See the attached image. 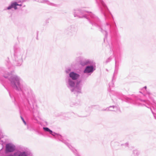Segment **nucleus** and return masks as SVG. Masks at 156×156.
<instances>
[{"label": "nucleus", "instance_id": "nucleus-5", "mask_svg": "<svg viewBox=\"0 0 156 156\" xmlns=\"http://www.w3.org/2000/svg\"><path fill=\"white\" fill-rule=\"evenodd\" d=\"M14 55L17 66L21 65L22 62V57L24 53V51L22 48H18L14 50Z\"/></svg>", "mask_w": 156, "mask_h": 156}, {"label": "nucleus", "instance_id": "nucleus-29", "mask_svg": "<svg viewBox=\"0 0 156 156\" xmlns=\"http://www.w3.org/2000/svg\"><path fill=\"white\" fill-rule=\"evenodd\" d=\"M125 145H126V146H127L128 145V143H126L125 144Z\"/></svg>", "mask_w": 156, "mask_h": 156}, {"label": "nucleus", "instance_id": "nucleus-8", "mask_svg": "<svg viewBox=\"0 0 156 156\" xmlns=\"http://www.w3.org/2000/svg\"><path fill=\"white\" fill-rule=\"evenodd\" d=\"M66 32L69 36H73L76 34V29L74 27L70 26L67 28Z\"/></svg>", "mask_w": 156, "mask_h": 156}, {"label": "nucleus", "instance_id": "nucleus-15", "mask_svg": "<svg viewBox=\"0 0 156 156\" xmlns=\"http://www.w3.org/2000/svg\"><path fill=\"white\" fill-rule=\"evenodd\" d=\"M38 2L40 3H46L48 5H51L56 6V5L55 4L53 3L50 2L48 0H41L39 1Z\"/></svg>", "mask_w": 156, "mask_h": 156}, {"label": "nucleus", "instance_id": "nucleus-22", "mask_svg": "<svg viewBox=\"0 0 156 156\" xmlns=\"http://www.w3.org/2000/svg\"><path fill=\"white\" fill-rule=\"evenodd\" d=\"M71 69L70 68L67 69L66 70V72L67 73H69L71 72Z\"/></svg>", "mask_w": 156, "mask_h": 156}, {"label": "nucleus", "instance_id": "nucleus-7", "mask_svg": "<svg viewBox=\"0 0 156 156\" xmlns=\"http://www.w3.org/2000/svg\"><path fill=\"white\" fill-rule=\"evenodd\" d=\"M136 103H138L139 105L142 106L144 105L148 108H150L152 113L154 115V112L151 108V104L148 101H146L142 100L141 99H139L137 100Z\"/></svg>", "mask_w": 156, "mask_h": 156}, {"label": "nucleus", "instance_id": "nucleus-14", "mask_svg": "<svg viewBox=\"0 0 156 156\" xmlns=\"http://www.w3.org/2000/svg\"><path fill=\"white\" fill-rule=\"evenodd\" d=\"M118 110L120 111L119 108L113 105L112 106H110L108 108H107L105 110H102L117 111Z\"/></svg>", "mask_w": 156, "mask_h": 156}, {"label": "nucleus", "instance_id": "nucleus-11", "mask_svg": "<svg viewBox=\"0 0 156 156\" xmlns=\"http://www.w3.org/2000/svg\"><path fill=\"white\" fill-rule=\"evenodd\" d=\"M80 76V75L79 74L74 72H71L69 74V76L66 77L76 81L79 78Z\"/></svg>", "mask_w": 156, "mask_h": 156}, {"label": "nucleus", "instance_id": "nucleus-2", "mask_svg": "<svg viewBox=\"0 0 156 156\" xmlns=\"http://www.w3.org/2000/svg\"><path fill=\"white\" fill-rule=\"evenodd\" d=\"M4 78L9 80L10 86L18 92L22 99L26 100L29 103L30 101H34L35 96L33 90L24 83L20 76L13 74L12 72L4 73L0 68V80L3 81Z\"/></svg>", "mask_w": 156, "mask_h": 156}, {"label": "nucleus", "instance_id": "nucleus-30", "mask_svg": "<svg viewBox=\"0 0 156 156\" xmlns=\"http://www.w3.org/2000/svg\"><path fill=\"white\" fill-rule=\"evenodd\" d=\"M144 88L146 90L147 88L146 86H145L144 87Z\"/></svg>", "mask_w": 156, "mask_h": 156}, {"label": "nucleus", "instance_id": "nucleus-6", "mask_svg": "<svg viewBox=\"0 0 156 156\" xmlns=\"http://www.w3.org/2000/svg\"><path fill=\"white\" fill-rule=\"evenodd\" d=\"M53 136H55V138L56 139H58L59 140L62 141L64 142L68 146L69 148L75 154L76 156H80L79 154L78 153V152L76 150L75 148L73 147L71 145L69 144L67 142H66L62 138V136L57 133H54L53 134Z\"/></svg>", "mask_w": 156, "mask_h": 156}, {"label": "nucleus", "instance_id": "nucleus-16", "mask_svg": "<svg viewBox=\"0 0 156 156\" xmlns=\"http://www.w3.org/2000/svg\"><path fill=\"white\" fill-rule=\"evenodd\" d=\"M119 66V62H117L115 59V70L114 72V76L115 74H117V69Z\"/></svg>", "mask_w": 156, "mask_h": 156}, {"label": "nucleus", "instance_id": "nucleus-21", "mask_svg": "<svg viewBox=\"0 0 156 156\" xmlns=\"http://www.w3.org/2000/svg\"><path fill=\"white\" fill-rule=\"evenodd\" d=\"M140 152L136 150H133L132 156H139Z\"/></svg>", "mask_w": 156, "mask_h": 156}, {"label": "nucleus", "instance_id": "nucleus-25", "mask_svg": "<svg viewBox=\"0 0 156 156\" xmlns=\"http://www.w3.org/2000/svg\"><path fill=\"white\" fill-rule=\"evenodd\" d=\"M21 117V119H22V120L23 121V123L25 124H26V122H25V121L24 120V119L22 117Z\"/></svg>", "mask_w": 156, "mask_h": 156}, {"label": "nucleus", "instance_id": "nucleus-33", "mask_svg": "<svg viewBox=\"0 0 156 156\" xmlns=\"http://www.w3.org/2000/svg\"><path fill=\"white\" fill-rule=\"evenodd\" d=\"M150 93H148V94L150 95Z\"/></svg>", "mask_w": 156, "mask_h": 156}, {"label": "nucleus", "instance_id": "nucleus-32", "mask_svg": "<svg viewBox=\"0 0 156 156\" xmlns=\"http://www.w3.org/2000/svg\"><path fill=\"white\" fill-rule=\"evenodd\" d=\"M30 127H28V129H29V130H30V129L29 128H30Z\"/></svg>", "mask_w": 156, "mask_h": 156}, {"label": "nucleus", "instance_id": "nucleus-18", "mask_svg": "<svg viewBox=\"0 0 156 156\" xmlns=\"http://www.w3.org/2000/svg\"><path fill=\"white\" fill-rule=\"evenodd\" d=\"M73 114V113H68L67 114H64V116L65 117V119L67 120L68 119H70L71 117V116Z\"/></svg>", "mask_w": 156, "mask_h": 156}, {"label": "nucleus", "instance_id": "nucleus-24", "mask_svg": "<svg viewBox=\"0 0 156 156\" xmlns=\"http://www.w3.org/2000/svg\"><path fill=\"white\" fill-rule=\"evenodd\" d=\"M89 115V114H87L86 115H78V117H86Z\"/></svg>", "mask_w": 156, "mask_h": 156}, {"label": "nucleus", "instance_id": "nucleus-23", "mask_svg": "<svg viewBox=\"0 0 156 156\" xmlns=\"http://www.w3.org/2000/svg\"><path fill=\"white\" fill-rule=\"evenodd\" d=\"M112 58L111 57H110L108 58L105 61V63H107L108 62H109L112 59Z\"/></svg>", "mask_w": 156, "mask_h": 156}, {"label": "nucleus", "instance_id": "nucleus-27", "mask_svg": "<svg viewBox=\"0 0 156 156\" xmlns=\"http://www.w3.org/2000/svg\"><path fill=\"white\" fill-rule=\"evenodd\" d=\"M153 109L154 110H156V105H155V107H154L153 106Z\"/></svg>", "mask_w": 156, "mask_h": 156}, {"label": "nucleus", "instance_id": "nucleus-12", "mask_svg": "<svg viewBox=\"0 0 156 156\" xmlns=\"http://www.w3.org/2000/svg\"><path fill=\"white\" fill-rule=\"evenodd\" d=\"M18 3L16 2H11L10 4L8 6L4 9V10H10L12 8H13L15 10L17 9V6Z\"/></svg>", "mask_w": 156, "mask_h": 156}, {"label": "nucleus", "instance_id": "nucleus-9", "mask_svg": "<svg viewBox=\"0 0 156 156\" xmlns=\"http://www.w3.org/2000/svg\"><path fill=\"white\" fill-rule=\"evenodd\" d=\"M16 148L15 146L12 143H8L6 145L5 151L7 153L13 152Z\"/></svg>", "mask_w": 156, "mask_h": 156}, {"label": "nucleus", "instance_id": "nucleus-17", "mask_svg": "<svg viewBox=\"0 0 156 156\" xmlns=\"http://www.w3.org/2000/svg\"><path fill=\"white\" fill-rule=\"evenodd\" d=\"M114 84V83L112 81L109 83V90H111V87H113ZM109 89L108 90H109ZM109 92H110V96L111 95V94L112 93V94H113L115 93L114 91H111V90H110V91H109Z\"/></svg>", "mask_w": 156, "mask_h": 156}, {"label": "nucleus", "instance_id": "nucleus-19", "mask_svg": "<svg viewBox=\"0 0 156 156\" xmlns=\"http://www.w3.org/2000/svg\"><path fill=\"white\" fill-rule=\"evenodd\" d=\"M89 63H90V61L88 60H87L81 62L80 64L82 66H84Z\"/></svg>", "mask_w": 156, "mask_h": 156}, {"label": "nucleus", "instance_id": "nucleus-20", "mask_svg": "<svg viewBox=\"0 0 156 156\" xmlns=\"http://www.w3.org/2000/svg\"><path fill=\"white\" fill-rule=\"evenodd\" d=\"M44 130L46 132H49L50 134L53 135L54 132H53L52 130L49 129L48 127H43Z\"/></svg>", "mask_w": 156, "mask_h": 156}, {"label": "nucleus", "instance_id": "nucleus-4", "mask_svg": "<svg viewBox=\"0 0 156 156\" xmlns=\"http://www.w3.org/2000/svg\"><path fill=\"white\" fill-rule=\"evenodd\" d=\"M33 119L39 123L41 126L45 127L48 125L47 122L43 120L39 111L37 109L34 108L32 110Z\"/></svg>", "mask_w": 156, "mask_h": 156}, {"label": "nucleus", "instance_id": "nucleus-1", "mask_svg": "<svg viewBox=\"0 0 156 156\" xmlns=\"http://www.w3.org/2000/svg\"><path fill=\"white\" fill-rule=\"evenodd\" d=\"M96 2L105 17L106 20L105 23L101 25L98 18L91 12L81 9L74 10L73 13L74 16L80 18H86L89 20L90 23L93 26L98 27L99 30L105 35V38H106L108 36V30L109 31L111 35H115L117 32L116 25L115 22H112V21L110 17V15H111L113 20L112 15L102 0H96Z\"/></svg>", "mask_w": 156, "mask_h": 156}, {"label": "nucleus", "instance_id": "nucleus-28", "mask_svg": "<svg viewBox=\"0 0 156 156\" xmlns=\"http://www.w3.org/2000/svg\"><path fill=\"white\" fill-rule=\"evenodd\" d=\"M17 6H22V4H18V5Z\"/></svg>", "mask_w": 156, "mask_h": 156}, {"label": "nucleus", "instance_id": "nucleus-26", "mask_svg": "<svg viewBox=\"0 0 156 156\" xmlns=\"http://www.w3.org/2000/svg\"><path fill=\"white\" fill-rule=\"evenodd\" d=\"M125 99L126 100V101H129V98H127V97H125Z\"/></svg>", "mask_w": 156, "mask_h": 156}, {"label": "nucleus", "instance_id": "nucleus-31", "mask_svg": "<svg viewBox=\"0 0 156 156\" xmlns=\"http://www.w3.org/2000/svg\"><path fill=\"white\" fill-rule=\"evenodd\" d=\"M9 95H10V97L11 98V95L10 94V93L9 92Z\"/></svg>", "mask_w": 156, "mask_h": 156}, {"label": "nucleus", "instance_id": "nucleus-3", "mask_svg": "<svg viewBox=\"0 0 156 156\" xmlns=\"http://www.w3.org/2000/svg\"><path fill=\"white\" fill-rule=\"evenodd\" d=\"M80 80L78 81L76 84L75 81L67 77L65 79L66 84L67 87L71 92L75 94H77L81 93L82 85L80 84Z\"/></svg>", "mask_w": 156, "mask_h": 156}, {"label": "nucleus", "instance_id": "nucleus-10", "mask_svg": "<svg viewBox=\"0 0 156 156\" xmlns=\"http://www.w3.org/2000/svg\"><path fill=\"white\" fill-rule=\"evenodd\" d=\"M95 70L94 66L92 65L87 66L85 68L83 71L84 73L88 74L89 75H90Z\"/></svg>", "mask_w": 156, "mask_h": 156}, {"label": "nucleus", "instance_id": "nucleus-13", "mask_svg": "<svg viewBox=\"0 0 156 156\" xmlns=\"http://www.w3.org/2000/svg\"><path fill=\"white\" fill-rule=\"evenodd\" d=\"M15 156H33L30 152L27 151L20 152L19 153H14Z\"/></svg>", "mask_w": 156, "mask_h": 156}]
</instances>
